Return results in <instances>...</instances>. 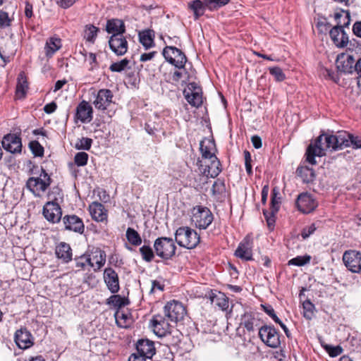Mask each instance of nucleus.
Wrapping results in <instances>:
<instances>
[{
  "mask_svg": "<svg viewBox=\"0 0 361 361\" xmlns=\"http://www.w3.org/2000/svg\"><path fill=\"white\" fill-rule=\"evenodd\" d=\"M343 17V23L341 25H337L333 27L329 30V35L331 39L332 40L334 44L338 48H344L347 47L349 39L348 36L346 32L344 31V27H348L350 22V16L348 12H346L344 16L336 13L335 18L339 19Z\"/></svg>",
  "mask_w": 361,
  "mask_h": 361,
  "instance_id": "obj_1",
  "label": "nucleus"
},
{
  "mask_svg": "<svg viewBox=\"0 0 361 361\" xmlns=\"http://www.w3.org/2000/svg\"><path fill=\"white\" fill-rule=\"evenodd\" d=\"M175 240L180 247L193 249L200 243V236L190 227L181 226L176 231Z\"/></svg>",
  "mask_w": 361,
  "mask_h": 361,
  "instance_id": "obj_2",
  "label": "nucleus"
},
{
  "mask_svg": "<svg viewBox=\"0 0 361 361\" xmlns=\"http://www.w3.org/2000/svg\"><path fill=\"white\" fill-rule=\"evenodd\" d=\"M51 182L50 176L42 168L39 177H30L27 179L26 187L35 197H39L46 192Z\"/></svg>",
  "mask_w": 361,
  "mask_h": 361,
  "instance_id": "obj_3",
  "label": "nucleus"
},
{
  "mask_svg": "<svg viewBox=\"0 0 361 361\" xmlns=\"http://www.w3.org/2000/svg\"><path fill=\"white\" fill-rule=\"evenodd\" d=\"M213 220V214L209 208L203 206H196L193 208L191 221L196 228L206 229Z\"/></svg>",
  "mask_w": 361,
  "mask_h": 361,
  "instance_id": "obj_4",
  "label": "nucleus"
},
{
  "mask_svg": "<svg viewBox=\"0 0 361 361\" xmlns=\"http://www.w3.org/2000/svg\"><path fill=\"white\" fill-rule=\"evenodd\" d=\"M156 255L161 259H171L176 254V246L173 240L167 237H159L154 243Z\"/></svg>",
  "mask_w": 361,
  "mask_h": 361,
  "instance_id": "obj_5",
  "label": "nucleus"
},
{
  "mask_svg": "<svg viewBox=\"0 0 361 361\" xmlns=\"http://www.w3.org/2000/svg\"><path fill=\"white\" fill-rule=\"evenodd\" d=\"M281 205V196L277 188H274L271 191V198L270 204V211L263 210V214L267 221V226L270 230H273L275 226V215L279 210Z\"/></svg>",
  "mask_w": 361,
  "mask_h": 361,
  "instance_id": "obj_6",
  "label": "nucleus"
},
{
  "mask_svg": "<svg viewBox=\"0 0 361 361\" xmlns=\"http://www.w3.org/2000/svg\"><path fill=\"white\" fill-rule=\"evenodd\" d=\"M259 336L270 348H277L281 345L279 333L273 326L264 325L259 328Z\"/></svg>",
  "mask_w": 361,
  "mask_h": 361,
  "instance_id": "obj_7",
  "label": "nucleus"
},
{
  "mask_svg": "<svg viewBox=\"0 0 361 361\" xmlns=\"http://www.w3.org/2000/svg\"><path fill=\"white\" fill-rule=\"evenodd\" d=\"M327 148L325 147L324 135H320L314 141L309 145L306 150V160L310 164H317L316 157H323L326 154Z\"/></svg>",
  "mask_w": 361,
  "mask_h": 361,
  "instance_id": "obj_8",
  "label": "nucleus"
},
{
  "mask_svg": "<svg viewBox=\"0 0 361 361\" xmlns=\"http://www.w3.org/2000/svg\"><path fill=\"white\" fill-rule=\"evenodd\" d=\"M162 54L169 63L176 68L181 69L185 67L187 58L180 49L175 47L166 46L163 49Z\"/></svg>",
  "mask_w": 361,
  "mask_h": 361,
  "instance_id": "obj_9",
  "label": "nucleus"
},
{
  "mask_svg": "<svg viewBox=\"0 0 361 361\" xmlns=\"http://www.w3.org/2000/svg\"><path fill=\"white\" fill-rule=\"evenodd\" d=\"M164 316L170 321L178 322L185 317L186 310L184 305L178 301L168 302L164 307Z\"/></svg>",
  "mask_w": 361,
  "mask_h": 361,
  "instance_id": "obj_10",
  "label": "nucleus"
},
{
  "mask_svg": "<svg viewBox=\"0 0 361 361\" xmlns=\"http://www.w3.org/2000/svg\"><path fill=\"white\" fill-rule=\"evenodd\" d=\"M187 102L192 106L199 107L203 103L202 88L195 82H190L183 90Z\"/></svg>",
  "mask_w": 361,
  "mask_h": 361,
  "instance_id": "obj_11",
  "label": "nucleus"
},
{
  "mask_svg": "<svg viewBox=\"0 0 361 361\" xmlns=\"http://www.w3.org/2000/svg\"><path fill=\"white\" fill-rule=\"evenodd\" d=\"M343 261L347 269L353 272L361 273V252L357 250H350L344 252Z\"/></svg>",
  "mask_w": 361,
  "mask_h": 361,
  "instance_id": "obj_12",
  "label": "nucleus"
},
{
  "mask_svg": "<svg viewBox=\"0 0 361 361\" xmlns=\"http://www.w3.org/2000/svg\"><path fill=\"white\" fill-rule=\"evenodd\" d=\"M150 327L153 332L159 337H164L170 334L171 326L166 320L164 316L155 314L150 320Z\"/></svg>",
  "mask_w": 361,
  "mask_h": 361,
  "instance_id": "obj_13",
  "label": "nucleus"
},
{
  "mask_svg": "<svg viewBox=\"0 0 361 361\" xmlns=\"http://www.w3.org/2000/svg\"><path fill=\"white\" fill-rule=\"evenodd\" d=\"M253 239L250 235H247L239 243L235 255L243 260L250 261L252 259Z\"/></svg>",
  "mask_w": 361,
  "mask_h": 361,
  "instance_id": "obj_14",
  "label": "nucleus"
},
{
  "mask_svg": "<svg viewBox=\"0 0 361 361\" xmlns=\"http://www.w3.org/2000/svg\"><path fill=\"white\" fill-rule=\"evenodd\" d=\"M296 206L301 212L309 214L317 208V202L311 194L302 192L298 196Z\"/></svg>",
  "mask_w": 361,
  "mask_h": 361,
  "instance_id": "obj_15",
  "label": "nucleus"
},
{
  "mask_svg": "<svg viewBox=\"0 0 361 361\" xmlns=\"http://www.w3.org/2000/svg\"><path fill=\"white\" fill-rule=\"evenodd\" d=\"M43 215L49 222L58 223L62 216V210L59 204L54 201L47 202L43 207Z\"/></svg>",
  "mask_w": 361,
  "mask_h": 361,
  "instance_id": "obj_16",
  "label": "nucleus"
},
{
  "mask_svg": "<svg viewBox=\"0 0 361 361\" xmlns=\"http://www.w3.org/2000/svg\"><path fill=\"white\" fill-rule=\"evenodd\" d=\"M109 47L117 56L124 55L128 49V41L123 35H112L109 39Z\"/></svg>",
  "mask_w": 361,
  "mask_h": 361,
  "instance_id": "obj_17",
  "label": "nucleus"
},
{
  "mask_svg": "<svg viewBox=\"0 0 361 361\" xmlns=\"http://www.w3.org/2000/svg\"><path fill=\"white\" fill-rule=\"evenodd\" d=\"M14 341L16 345L23 350L27 349L34 344L33 337L26 328H20L16 331Z\"/></svg>",
  "mask_w": 361,
  "mask_h": 361,
  "instance_id": "obj_18",
  "label": "nucleus"
},
{
  "mask_svg": "<svg viewBox=\"0 0 361 361\" xmlns=\"http://www.w3.org/2000/svg\"><path fill=\"white\" fill-rule=\"evenodd\" d=\"M75 118L82 123H90L93 118V109L86 101L82 100L76 107Z\"/></svg>",
  "mask_w": 361,
  "mask_h": 361,
  "instance_id": "obj_19",
  "label": "nucleus"
},
{
  "mask_svg": "<svg viewBox=\"0 0 361 361\" xmlns=\"http://www.w3.org/2000/svg\"><path fill=\"white\" fill-rule=\"evenodd\" d=\"M2 146L11 153H20L22 150L21 138L16 134H7L3 137Z\"/></svg>",
  "mask_w": 361,
  "mask_h": 361,
  "instance_id": "obj_20",
  "label": "nucleus"
},
{
  "mask_svg": "<svg viewBox=\"0 0 361 361\" xmlns=\"http://www.w3.org/2000/svg\"><path fill=\"white\" fill-rule=\"evenodd\" d=\"M113 93L109 89H101L98 91L93 104L95 108L104 111L112 103Z\"/></svg>",
  "mask_w": 361,
  "mask_h": 361,
  "instance_id": "obj_21",
  "label": "nucleus"
},
{
  "mask_svg": "<svg viewBox=\"0 0 361 361\" xmlns=\"http://www.w3.org/2000/svg\"><path fill=\"white\" fill-rule=\"evenodd\" d=\"M66 230L82 234L85 231L82 220L75 214L65 215L62 219Z\"/></svg>",
  "mask_w": 361,
  "mask_h": 361,
  "instance_id": "obj_22",
  "label": "nucleus"
},
{
  "mask_svg": "<svg viewBox=\"0 0 361 361\" xmlns=\"http://www.w3.org/2000/svg\"><path fill=\"white\" fill-rule=\"evenodd\" d=\"M104 280L111 293L115 294L118 292L120 289L118 276L114 269L108 267L104 269Z\"/></svg>",
  "mask_w": 361,
  "mask_h": 361,
  "instance_id": "obj_23",
  "label": "nucleus"
},
{
  "mask_svg": "<svg viewBox=\"0 0 361 361\" xmlns=\"http://www.w3.org/2000/svg\"><path fill=\"white\" fill-rule=\"evenodd\" d=\"M137 352L147 359H152L156 353L154 342L147 338L138 340L136 344Z\"/></svg>",
  "mask_w": 361,
  "mask_h": 361,
  "instance_id": "obj_24",
  "label": "nucleus"
},
{
  "mask_svg": "<svg viewBox=\"0 0 361 361\" xmlns=\"http://www.w3.org/2000/svg\"><path fill=\"white\" fill-rule=\"evenodd\" d=\"M200 149L202 157L205 160H209L214 157L216 151V145L214 140L205 138L200 142Z\"/></svg>",
  "mask_w": 361,
  "mask_h": 361,
  "instance_id": "obj_25",
  "label": "nucleus"
},
{
  "mask_svg": "<svg viewBox=\"0 0 361 361\" xmlns=\"http://www.w3.org/2000/svg\"><path fill=\"white\" fill-rule=\"evenodd\" d=\"M90 259V267L95 271L99 270L106 262V253L104 251L97 248L92 252V255H87Z\"/></svg>",
  "mask_w": 361,
  "mask_h": 361,
  "instance_id": "obj_26",
  "label": "nucleus"
},
{
  "mask_svg": "<svg viewBox=\"0 0 361 361\" xmlns=\"http://www.w3.org/2000/svg\"><path fill=\"white\" fill-rule=\"evenodd\" d=\"M259 325V319L252 312H245L241 316L240 326L245 328L249 333L254 332Z\"/></svg>",
  "mask_w": 361,
  "mask_h": 361,
  "instance_id": "obj_27",
  "label": "nucleus"
},
{
  "mask_svg": "<svg viewBox=\"0 0 361 361\" xmlns=\"http://www.w3.org/2000/svg\"><path fill=\"white\" fill-rule=\"evenodd\" d=\"M89 211L94 221H104L107 219V211L100 202H93L89 206Z\"/></svg>",
  "mask_w": 361,
  "mask_h": 361,
  "instance_id": "obj_28",
  "label": "nucleus"
},
{
  "mask_svg": "<svg viewBox=\"0 0 361 361\" xmlns=\"http://www.w3.org/2000/svg\"><path fill=\"white\" fill-rule=\"evenodd\" d=\"M106 30L112 35H123L126 32V26L122 20L112 18L107 20Z\"/></svg>",
  "mask_w": 361,
  "mask_h": 361,
  "instance_id": "obj_29",
  "label": "nucleus"
},
{
  "mask_svg": "<svg viewBox=\"0 0 361 361\" xmlns=\"http://www.w3.org/2000/svg\"><path fill=\"white\" fill-rule=\"evenodd\" d=\"M207 161L203 173L207 177L216 178L221 171V163L217 157Z\"/></svg>",
  "mask_w": 361,
  "mask_h": 361,
  "instance_id": "obj_30",
  "label": "nucleus"
},
{
  "mask_svg": "<svg viewBox=\"0 0 361 361\" xmlns=\"http://www.w3.org/2000/svg\"><path fill=\"white\" fill-rule=\"evenodd\" d=\"M56 255L58 258L61 259L64 262H68L72 259V250L68 243L63 242L56 246Z\"/></svg>",
  "mask_w": 361,
  "mask_h": 361,
  "instance_id": "obj_31",
  "label": "nucleus"
},
{
  "mask_svg": "<svg viewBox=\"0 0 361 361\" xmlns=\"http://www.w3.org/2000/svg\"><path fill=\"white\" fill-rule=\"evenodd\" d=\"M17 80L16 95L18 98H23L28 89V82L24 72L18 74Z\"/></svg>",
  "mask_w": 361,
  "mask_h": 361,
  "instance_id": "obj_32",
  "label": "nucleus"
},
{
  "mask_svg": "<svg viewBox=\"0 0 361 361\" xmlns=\"http://www.w3.org/2000/svg\"><path fill=\"white\" fill-rule=\"evenodd\" d=\"M61 47V40L56 37H50L46 42L45 53L48 57H51L53 54Z\"/></svg>",
  "mask_w": 361,
  "mask_h": 361,
  "instance_id": "obj_33",
  "label": "nucleus"
},
{
  "mask_svg": "<svg viewBox=\"0 0 361 361\" xmlns=\"http://www.w3.org/2000/svg\"><path fill=\"white\" fill-rule=\"evenodd\" d=\"M154 32L151 30H145L139 32L140 42L146 49L151 48L154 45Z\"/></svg>",
  "mask_w": 361,
  "mask_h": 361,
  "instance_id": "obj_34",
  "label": "nucleus"
},
{
  "mask_svg": "<svg viewBox=\"0 0 361 361\" xmlns=\"http://www.w3.org/2000/svg\"><path fill=\"white\" fill-rule=\"evenodd\" d=\"M206 7L204 1L195 0L188 4V8L193 11L195 20L204 15Z\"/></svg>",
  "mask_w": 361,
  "mask_h": 361,
  "instance_id": "obj_35",
  "label": "nucleus"
},
{
  "mask_svg": "<svg viewBox=\"0 0 361 361\" xmlns=\"http://www.w3.org/2000/svg\"><path fill=\"white\" fill-rule=\"evenodd\" d=\"M296 173L305 183L313 181L315 177L314 171L308 166H299L296 170Z\"/></svg>",
  "mask_w": 361,
  "mask_h": 361,
  "instance_id": "obj_36",
  "label": "nucleus"
},
{
  "mask_svg": "<svg viewBox=\"0 0 361 361\" xmlns=\"http://www.w3.org/2000/svg\"><path fill=\"white\" fill-rule=\"evenodd\" d=\"M106 304L113 305L114 307L121 308L128 305L129 304V300L128 299L115 293L106 300Z\"/></svg>",
  "mask_w": 361,
  "mask_h": 361,
  "instance_id": "obj_37",
  "label": "nucleus"
},
{
  "mask_svg": "<svg viewBox=\"0 0 361 361\" xmlns=\"http://www.w3.org/2000/svg\"><path fill=\"white\" fill-rule=\"evenodd\" d=\"M126 236L128 243L132 245L139 246L142 243V238L140 234L133 228H127Z\"/></svg>",
  "mask_w": 361,
  "mask_h": 361,
  "instance_id": "obj_38",
  "label": "nucleus"
},
{
  "mask_svg": "<svg viewBox=\"0 0 361 361\" xmlns=\"http://www.w3.org/2000/svg\"><path fill=\"white\" fill-rule=\"evenodd\" d=\"M335 137L336 140V142H337L338 145V149L350 146V134L347 132H339Z\"/></svg>",
  "mask_w": 361,
  "mask_h": 361,
  "instance_id": "obj_39",
  "label": "nucleus"
},
{
  "mask_svg": "<svg viewBox=\"0 0 361 361\" xmlns=\"http://www.w3.org/2000/svg\"><path fill=\"white\" fill-rule=\"evenodd\" d=\"M99 28L93 25H87L84 30V38L89 42L94 43L97 36Z\"/></svg>",
  "mask_w": 361,
  "mask_h": 361,
  "instance_id": "obj_40",
  "label": "nucleus"
},
{
  "mask_svg": "<svg viewBox=\"0 0 361 361\" xmlns=\"http://www.w3.org/2000/svg\"><path fill=\"white\" fill-rule=\"evenodd\" d=\"M115 318L118 326L120 327L126 328L131 322V318L128 314L120 312L118 311L116 312Z\"/></svg>",
  "mask_w": 361,
  "mask_h": 361,
  "instance_id": "obj_41",
  "label": "nucleus"
},
{
  "mask_svg": "<svg viewBox=\"0 0 361 361\" xmlns=\"http://www.w3.org/2000/svg\"><path fill=\"white\" fill-rule=\"evenodd\" d=\"M140 252L142 255V259L147 262H152L154 257L153 250L149 245H142L140 247Z\"/></svg>",
  "mask_w": 361,
  "mask_h": 361,
  "instance_id": "obj_42",
  "label": "nucleus"
},
{
  "mask_svg": "<svg viewBox=\"0 0 361 361\" xmlns=\"http://www.w3.org/2000/svg\"><path fill=\"white\" fill-rule=\"evenodd\" d=\"M212 302L219 307L222 310H226L228 308V300L225 295L220 293L212 298Z\"/></svg>",
  "mask_w": 361,
  "mask_h": 361,
  "instance_id": "obj_43",
  "label": "nucleus"
},
{
  "mask_svg": "<svg viewBox=\"0 0 361 361\" xmlns=\"http://www.w3.org/2000/svg\"><path fill=\"white\" fill-rule=\"evenodd\" d=\"M311 260V256L305 255L304 256H297L288 261V265H294L298 267L304 266L310 263Z\"/></svg>",
  "mask_w": 361,
  "mask_h": 361,
  "instance_id": "obj_44",
  "label": "nucleus"
},
{
  "mask_svg": "<svg viewBox=\"0 0 361 361\" xmlns=\"http://www.w3.org/2000/svg\"><path fill=\"white\" fill-rule=\"evenodd\" d=\"M322 135H324V144L327 149H330L331 151L338 150V145L337 142H336V140L335 135L324 133Z\"/></svg>",
  "mask_w": 361,
  "mask_h": 361,
  "instance_id": "obj_45",
  "label": "nucleus"
},
{
  "mask_svg": "<svg viewBox=\"0 0 361 361\" xmlns=\"http://www.w3.org/2000/svg\"><path fill=\"white\" fill-rule=\"evenodd\" d=\"M230 0H204L205 6L210 11L218 9L229 3Z\"/></svg>",
  "mask_w": 361,
  "mask_h": 361,
  "instance_id": "obj_46",
  "label": "nucleus"
},
{
  "mask_svg": "<svg viewBox=\"0 0 361 361\" xmlns=\"http://www.w3.org/2000/svg\"><path fill=\"white\" fill-rule=\"evenodd\" d=\"M29 147L35 157H43L44 156V147L37 140H32L29 143Z\"/></svg>",
  "mask_w": 361,
  "mask_h": 361,
  "instance_id": "obj_47",
  "label": "nucleus"
},
{
  "mask_svg": "<svg viewBox=\"0 0 361 361\" xmlns=\"http://www.w3.org/2000/svg\"><path fill=\"white\" fill-rule=\"evenodd\" d=\"M92 140L88 137H82L78 139L75 144V148L77 149L89 150L91 148Z\"/></svg>",
  "mask_w": 361,
  "mask_h": 361,
  "instance_id": "obj_48",
  "label": "nucleus"
},
{
  "mask_svg": "<svg viewBox=\"0 0 361 361\" xmlns=\"http://www.w3.org/2000/svg\"><path fill=\"white\" fill-rule=\"evenodd\" d=\"M269 73L274 76L277 82H282L286 79V75L282 69L279 66L271 67L269 68Z\"/></svg>",
  "mask_w": 361,
  "mask_h": 361,
  "instance_id": "obj_49",
  "label": "nucleus"
},
{
  "mask_svg": "<svg viewBox=\"0 0 361 361\" xmlns=\"http://www.w3.org/2000/svg\"><path fill=\"white\" fill-rule=\"evenodd\" d=\"M88 266L90 267V259L87 255H84L75 259L77 271L85 270Z\"/></svg>",
  "mask_w": 361,
  "mask_h": 361,
  "instance_id": "obj_50",
  "label": "nucleus"
},
{
  "mask_svg": "<svg viewBox=\"0 0 361 361\" xmlns=\"http://www.w3.org/2000/svg\"><path fill=\"white\" fill-rule=\"evenodd\" d=\"M129 60L127 59H123L121 61L118 62L113 63L110 67L109 69L112 72H121L127 67V66L129 63Z\"/></svg>",
  "mask_w": 361,
  "mask_h": 361,
  "instance_id": "obj_51",
  "label": "nucleus"
},
{
  "mask_svg": "<svg viewBox=\"0 0 361 361\" xmlns=\"http://www.w3.org/2000/svg\"><path fill=\"white\" fill-rule=\"evenodd\" d=\"M225 190L226 186L223 180L217 179L214 181L212 188V192L214 195H221L225 192Z\"/></svg>",
  "mask_w": 361,
  "mask_h": 361,
  "instance_id": "obj_52",
  "label": "nucleus"
},
{
  "mask_svg": "<svg viewBox=\"0 0 361 361\" xmlns=\"http://www.w3.org/2000/svg\"><path fill=\"white\" fill-rule=\"evenodd\" d=\"M88 157V154L85 152H78L74 157L75 164L78 166H84L87 163Z\"/></svg>",
  "mask_w": 361,
  "mask_h": 361,
  "instance_id": "obj_53",
  "label": "nucleus"
},
{
  "mask_svg": "<svg viewBox=\"0 0 361 361\" xmlns=\"http://www.w3.org/2000/svg\"><path fill=\"white\" fill-rule=\"evenodd\" d=\"M304 317L310 319L313 316V310L314 309V305L310 300H305L303 304Z\"/></svg>",
  "mask_w": 361,
  "mask_h": 361,
  "instance_id": "obj_54",
  "label": "nucleus"
},
{
  "mask_svg": "<svg viewBox=\"0 0 361 361\" xmlns=\"http://www.w3.org/2000/svg\"><path fill=\"white\" fill-rule=\"evenodd\" d=\"M48 197L51 200V201L57 202L59 199L61 200L63 198L62 190L59 187H54L49 192Z\"/></svg>",
  "mask_w": 361,
  "mask_h": 361,
  "instance_id": "obj_55",
  "label": "nucleus"
},
{
  "mask_svg": "<svg viewBox=\"0 0 361 361\" xmlns=\"http://www.w3.org/2000/svg\"><path fill=\"white\" fill-rule=\"evenodd\" d=\"M264 311L276 322V324L281 323V320L277 317L274 308L271 305H262Z\"/></svg>",
  "mask_w": 361,
  "mask_h": 361,
  "instance_id": "obj_56",
  "label": "nucleus"
},
{
  "mask_svg": "<svg viewBox=\"0 0 361 361\" xmlns=\"http://www.w3.org/2000/svg\"><path fill=\"white\" fill-rule=\"evenodd\" d=\"M316 229L317 226L315 224H312L311 225L305 227L301 232L302 238L303 239L309 238L312 234L314 233Z\"/></svg>",
  "mask_w": 361,
  "mask_h": 361,
  "instance_id": "obj_57",
  "label": "nucleus"
},
{
  "mask_svg": "<svg viewBox=\"0 0 361 361\" xmlns=\"http://www.w3.org/2000/svg\"><path fill=\"white\" fill-rule=\"evenodd\" d=\"M10 24L11 19L8 17V13L0 11V27H8Z\"/></svg>",
  "mask_w": 361,
  "mask_h": 361,
  "instance_id": "obj_58",
  "label": "nucleus"
},
{
  "mask_svg": "<svg viewBox=\"0 0 361 361\" xmlns=\"http://www.w3.org/2000/svg\"><path fill=\"white\" fill-rule=\"evenodd\" d=\"M145 130L149 135H154L158 131V124L154 122L149 121L145 123Z\"/></svg>",
  "mask_w": 361,
  "mask_h": 361,
  "instance_id": "obj_59",
  "label": "nucleus"
},
{
  "mask_svg": "<svg viewBox=\"0 0 361 361\" xmlns=\"http://www.w3.org/2000/svg\"><path fill=\"white\" fill-rule=\"evenodd\" d=\"M89 60H90V71H93L95 68H97L99 65L97 61V56L96 54L94 53H89Z\"/></svg>",
  "mask_w": 361,
  "mask_h": 361,
  "instance_id": "obj_60",
  "label": "nucleus"
},
{
  "mask_svg": "<svg viewBox=\"0 0 361 361\" xmlns=\"http://www.w3.org/2000/svg\"><path fill=\"white\" fill-rule=\"evenodd\" d=\"M56 108H57L56 104L54 102H52L51 103L47 104L44 106V111L45 113L50 114H52L53 112H54L56 111Z\"/></svg>",
  "mask_w": 361,
  "mask_h": 361,
  "instance_id": "obj_61",
  "label": "nucleus"
},
{
  "mask_svg": "<svg viewBox=\"0 0 361 361\" xmlns=\"http://www.w3.org/2000/svg\"><path fill=\"white\" fill-rule=\"evenodd\" d=\"M350 145L355 148L361 147V137L350 134Z\"/></svg>",
  "mask_w": 361,
  "mask_h": 361,
  "instance_id": "obj_62",
  "label": "nucleus"
},
{
  "mask_svg": "<svg viewBox=\"0 0 361 361\" xmlns=\"http://www.w3.org/2000/svg\"><path fill=\"white\" fill-rule=\"evenodd\" d=\"M353 32L355 36L361 38V21H357L353 24Z\"/></svg>",
  "mask_w": 361,
  "mask_h": 361,
  "instance_id": "obj_63",
  "label": "nucleus"
},
{
  "mask_svg": "<svg viewBox=\"0 0 361 361\" xmlns=\"http://www.w3.org/2000/svg\"><path fill=\"white\" fill-rule=\"evenodd\" d=\"M355 70L358 75L357 85H358V87H360L361 86V59H359L356 62V63L355 65Z\"/></svg>",
  "mask_w": 361,
  "mask_h": 361,
  "instance_id": "obj_64",
  "label": "nucleus"
}]
</instances>
